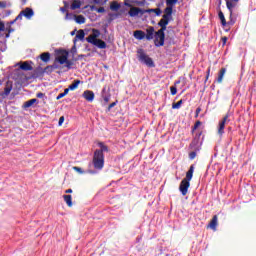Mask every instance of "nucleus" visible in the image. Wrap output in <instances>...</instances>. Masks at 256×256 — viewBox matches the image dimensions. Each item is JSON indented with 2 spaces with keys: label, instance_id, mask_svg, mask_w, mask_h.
Here are the masks:
<instances>
[{
  "label": "nucleus",
  "instance_id": "1",
  "mask_svg": "<svg viewBox=\"0 0 256 256\" xmlns=\"http://www.w3.org/2000/svg\"><path fill=\"white\" fill-rule=\"evenodd\" d=\"M193 173H195V165H191L186 173V177L180 182L179 191L183 197L189 193V187H191V179H193Z\"/></svg>",
  "mask_w": 256,
  "mask_h": 256
},
{
  "label": "nucleus",
  "instance_id": "2",
  "mask_svg": "<svg viewBox=\"0 0 256 256\" xmlns=\"http://www.w3.org/2000/svg\"><path fill=\"white\" fill-rule=\"evenodd\" d=\"M101 31L98 29H92V34H90L87 38L86 41L87 43H91V45H94L95 47H98V49H107V43L101 39H97L100 37Z\"/></svg>",
  "mask_w": 256,
  "mask_h": 256
},
{
  "label": "nucleus",
  "instance_id": "3",
  "mask_svg": "<svg viewBox=\"0 0 256 256\" xmlns=\"http://www.w3.org/2000/svg\"><path fill=\"white\" fill-rule=\"evenodd\" d=\"M94 169L101 171L105 167V155L101 151H95L92 159Z\"/></svg>",
  "mask_w": 256,
  "mask_h": 256
},
{
  "label": "nucleus",
  "instance_id": "4",
  "mask_svg": "<svg viewBox=\"0 0 256 256\" xmlns=\"http://www.w3.org/2000/svg\"><path fill=\"white\" fill-rule=\"evenodd\" d=\"M137 57L138 61H140V63H144V65H146L147 67H155V62H153V59L149 57V55H147L145 53V50H143L142 48L137 50Z\"/></svg>",
  "mask_w": 256,
  "mask_h": 256
},
{
  "label": "nucleus",
  "instance_id": "5",
  "mask_svg": "<svg viewBox=\"0 0 256 256\" xmlns=\"http://www.w3.org/2000/svg\"><path fill=\"white\" fill-rule=\"evenodd\" d=\"M155 47H163L165 45V30H158L154 34Z\"/></svg>",
  "mask_w": 256,
  "mask_h": 256
},
{
  "label": "nucleus",
  "instance_id": "6",
  "mask_svg": "<svg viewBox=\"0 0 256 256\" xmlns=\"http://www.w3.org/2000/svg\"><path fill=\"white\" fill-rule=\"evenodd\" d=\"M229 123V114H226L218 124V135L222 137L225 133V125Z\"/></svg>",
  "mask_w": 256,
  "mask_h": 256
},
{
  "label": "nucleus",
  "instance_id": "7",
  "mask_svg": "<svg viewBox=\"0 0 256 256\" xmlns=\"http://www.w3.org/2000/svg\"><path fill=\"white\" fill-rule=\"evenodd\" d=\"M146 10L139 7H131L128 11L130 17H137V15H145Z\"/></svg>",
  "mask_w": 256,
  "mask_h": 256
},
{
  "label": "nucleus",
  "instance_id": "8",
  "mask_svg": "<svg viewBox=\"0 0 256 256\" xmlns=\"http://www.w3.org/2000/svg\"><path fill=\"white\" fill-rule=\"evenodd\" d=\"M154 37H155V28L153 26H149L146 29L145 39H147V41H151L154 39Z\"/></svg>",
  "mask_w": 256,
  "mask_h": 256
},
{
  "label": "nucleus",
  "instance_id": "9",
  "mask_svg": "<svg viewBox=\"0 0 256 256\" xmlns=\"http://www.w3.org/2000/svg\"><path fill=\"white\" fill-rule=\"evenodd\" d=\"M21 13L28 20L33 18L35 15V11H33L32 8L29 7H26L24 10L21 11Z\"/></svg>",
  "mask_w": 256,
  "mask_h": 256
},
{
  "label": "nucleus",
  "instance_id": "10",
  "mask_svg": "<svg viewBox=\"0 0 256 256\" xmlns=\"http://www.w3.org/2000/svg\"><path fill=\"white\" fill-rule=\"evenodd\" d=\"M239 2H233V0H226V7L229 10L230 18L233 17V9L237 7Z\"/></svg>",
  "mask_w": 256,
  "mask_h": 256
},
{
  "label": "nucleus",
  "instance_id": "11",
  "mask_svg": "<svg viewBox=\"0 0 256 256\" xmlns=\"http://www.w3.org/2000/svg\"><path fill=\"white\" fill-rule=\"evenodd\" d=\"M33 62L32 61H25L20 63V69L22 71H33Z\"/></svg>",
  "mask_w": 256,
  "mask_h": 256
},
{
  "label": "nucleus",
  "instance_id": "12",
  "mask_svg": "<svg viewBox=\"0 0 256 256\" xmlns=\"http://www.w3.org/2000/svg\"><path fill=\"white\" fill-rule=\"evenodd\" d=\"M164 19H168L170 21H173V8L167 6L164 9V15L162 16Z\"/></svg>",
  "mask_w": 256,
  "mask_h": 256
},
{
  "label": "nucleus",
  "instance_id": "13",
  "mask_svg": "<svg viewBox=\"0 0 256 256\" xmlns=\"http://www.w3.org/2000/svg\"><path fill=\"white\" fill-rule=\"evenodd\" d=\"M37 73H40V75H43V73H47V75H51V73H53V66L48 65L46 66L44 69L41 67H38L36 69Z\"/></svg>",
  "mask_w": 256,
  "mask_h": 256
},
{
  "label": "nucleus",
  "instance_id": "14",
  "mask_svg": "<svg viewBox=\"0 0 256 256\" xmlns=\"http://www.w3.org/2000/svg\"><path fill=\"white\" fill-rule=\"evenodd\" d=\"M171 20L167 18H163L158 22V27H160V31H167V26Z\"/></svg>",
  "mask_w": 256,
  "mask_h": 256
},
{
  "label": "nucleus",
  "instance_id": "15",
  "mask_svg": "<svg viewBox=\"0 0 256 256\" xmlns=\"http://www.w3.org/2000/svg\"><path fill=\"white\" fill-rule=\"evenodd\" d=\"M83 97H84V99H86V101L91 103L95 99V93H93V91H91V90H86L83 93Z\"/></svg>",
  "mask_w": 256,
  "mask_h": 256
},
{
  "label": "nucleus",
  "instance_id": "16",
  "mask_svg": "<svg viewBox=\"0 0 256 256\" xmlns=\"http://www.w3.org/2000/svg\"><path fill=\"white\" fill-rule=\"evenodd\" d=\"M218 219L217 215H214L208 224V228L212 229V231H217Z\"/></svg>",
  "mask_w": 256,
  "mask_h": 256
},
{
  "label": "nucleus",
  "instance_id": "17",
  "mask_svg": "<svg viewBox=\"0 0 256 256\" xmlns=\"http://www.w3.org/2000/svg\"><path fill=\"white\" fill-rule=\"evenodd\" d=\"M69 59V52L65 51L64 54L58 56L56 61L60 63V65H65V62Z\"/></svg>",
  "mask_w": 256,
  "mask_h": 256
},
{
  "label": "nucleus",
  "instance_id": "18",
  "mask_svg": "<svg viewBox=\"0 0 256 256\" xmlns=\"http://www.w3.org/2000/svg\"><path fill=\"white\" fill-rule=\"evenodd\" d=\"M38 58L41 59V61H43V63H49V61H51V53L44 52V53L40 54L38 56Z\"/></svg>",
  "mask_w": 256,
  "mask_h": 256
},
{
  "label": "nucleus",
  "instance_id": "19",
  "mask_svg": "<svg viewBox=\"0 0 256 256\" xmlns=\"http://www.w3.org/2000/svg\"><path fill=\"white\" fill-rule=\"evenodd\" d=\"M85 39V31L84 30H82V29H80L78 32H77V34H76V36H75V38H74V43H76V42H78V41H83Z\"/></svg>",
  "mask_w": 256,
  "mask_h": 256
},
{
  "label": "nucleus",
  "instance_id": "20",
  "mask_svg": "<svg viewBox=\"0 0 256 256\" xmlns=\"http://www.w3.org/2000/svg\"><path fill=\"white\" fill-rule=\"evenodd\" d=\"M82 2L81 0H72V4L70 6V9L72 11H75L76 9H81Z\"/></svg>",
  "mask_w": 256,
  "mask_h": 256
},
{
  "label": "nucleus",
  "instance_id": "21",
  "mask_svg": "<svg viewBox=\"0 0 256 256\" xmlns=\"http://www.w3.org/2000/svg\"><path fill=\"white\" fill-rule=\"evenodd\" d=\"M134 37L138 39V41H143V39H145V33L142 30H136L134 31Z\"/></svg>",
  "mask_w": 256,
  "mask_h": 256
},
{
  "label": "nucleus",
  "instance_id": "22",
  "mask_svg": "<svg viewBox=\"0 0 256 256\" xmlns=\"http://www.w3.org/2000/svg\"><path fill=\"white\" fill-rule=\"evenodd\" d=\"M13 91V83L7 82L6 86L4 88V95L5 97H8V95Z\"/></svg>",
  "mask_w": 256,
  "mask_h": 256
},
{
  "label": "nucleus",
  "instance_id": "23",
  "mask_svg": "<svg viewBox=\"0 0 256 256\" xmlns=\"http://www.w3.org/2000/svg\"><path fill=\"white\" fill-rule=\"evenodd\" d=\"M227 73V68H221L218 74L217 83H223V77Z\"/></svg>",
  "mask_w": 256,
  "mask_h": 256
},
{
  "label": "nucleus",
  "instance_id": "24",
  "mask_svg": "<svg viewBox=\"0 0 256 256\" xmlns=\"http://www.w3.org/2000/svg\"><path fill=\"white\" fill-rule=\"evenodd\" d=\"M63 199L68 207H73V197L71 195H64Z\"/></svg>",
  "mask_w": 256,
  "mask_h": 256
},
{
  "label": "nucleus",
  "instance_id": "25",
  "mask_svg": "<svg viewBox=\"0 0 256 256\" xmlns=\"http://www.w3.org/2000/svg\"><path fill=\"white\" fill-rule=\"evenodd\" d=\"M100 149H97L95 151H100L101 153H109V147L105 145L103 142L98 143Z\"/></svg>",
  "mask_w": 256,
  "mask_h": 256
},
{
  "label": "nucleus",
  "instance_id": "26",
  "mask_svg": "<svg viewBox=\"0 0 256 256\" xmlns=\"http://www.w3.org/2000/svg\"><path fill=\"white\" fill-rule=\"evenodd\" d=\"M199 151H201V147L193 148V151L189 153V159L193 161V159L197 157V153H199Z\"/></svg>",
  "mask_w": 256,
  "mask_h": 256
},
{
  "label": "nucleus",
  "instance_id": "27",
  "mask_svg": "<svg viewBox=\"0 0 256 256\" xmlns=\"http://www.w3.org/2000/svg\"><path fill=\"white\" fill-rule=\"evenodd\" d=\"M218 17L221 21L222 27H226L227 26V20L225 19V14H223V11H221V10L219 11Z\"/></svg>",
  "mask_w": 256,
  "mask_h": 256
},
{
  "label": "nucleus",
  "instance_id": "28",
  "mask_svg": "<svg viewBox=\"0 0 256 256\" xmlns=\"http://www.w3.org/2000/svg\"><path fill=\"white\" fill-rule=\"evenodd\" d=\"M75 22L78 23V25H83L85 24V16L83 15H76L75 18H74Z\"/></svg>",
  "mask_w": 256,
  "mask_h": 256
},
{
  "label": "nucleus",
  "instance_id": "29",
  "mask_svg": "<svg viewBox=\"0 0 256 256\" xmlns=\"http://www.w3.org/2000/svg\"><path fill=\"white\" fill-rule=\"evenodd\" d=\"M121 9V4H119L117 1H113L110 4V10L111 11H118Z\"/></svg>",
  "mask_w": 256,
  "mask_h": 256
},
{
  "label": "nucleus",
  "instance_id": "30",
  "mask_svg": "<svg viewBox=\"0 0 256 256\" xmlns=\"http://www.w3.org/2000/svg\"><path fill=\"white\" fill-rule=\"evenodd\" d=\"M146 13H155V15L157 17L161 16V13H163V11H161V8H151V9H147Z\"/></svg>",
  "mask_w": 256,
  "mask_h": 256
},
{
  "label": "nucleus",
  "instance_id": "31",
  "mask_svg": "<svg viewBox=\"0 0 256 256\" xmlns=\"http://www.w3.org/2000/svg\"><path fill=\"white\" fill-rule=\"evenodd\" d=\"M80 84L81 80H74V82L68 86V89L70 91H75V89H77V87H79Z\"/></svg>",
  "mask_w": 256,
  "mask_h": 256
},
{
  "label": "nucleus",
  "instance_id": "32",
  "mask_svg": "<svg viewBox=\"0 0 256 256\" xmlns=\"http://www.w3.org/2000/svg\"><path fill=\"white\" fill-rule=\"evenodd\" d=\"M34 103H37V99L36 98H33V99H30V100L26 101L24 103L25 109H27L29 107H32Z\"/></svg>",
  "mask_w": 256,
  "mask_h": 256
},
{
  "label": "nucleus",
  "instance_id": "33",
  "mask_svg": "<svg viewBox=\"0 0 256 256\" xmlns=\"http://www.w3.org/2000/svg\"><path fill=\"white\" fill-rule=\"evenodd\" d=\"M199 139L193 138L192 142L190 143V149H195L196 147H201L199 146Z\"/></svg>",
  "mask_w": 256,
  "mask_h": 256
},
{
  "label": "nucleus",
  "instance_id": "34",
  "mask_svg": "<svg viewBox=\"0 0 256 256\" xmlns=\"http://www.w3.org/2000/svg\"><path fill=\"white\" fill-rule=\"evenodd\" d=\"M108 16H109V21H115V19H119L121 14H119V13H109Z\"/></svg>",
  "mask_w": 256,
  "mask_h": 256
},
{
  "label": "nucleus",
  "instance_id": "35",
  "mask_svg": "<svg viewBox=\"0 0 256 256\" xmlns=\"http://www.w3.org/2000/svg\"><path fill=\"white\" fill-rule=\"evenodd\" d=\"M177 3H179V0H166L167 7L173 8Z\"/></svg>",
  "mask_w": 256,
  "mask_h": 256
},
{
  "label": "nucleus",
  "instance_id": "36",
  "mask_svg": "<svg viewBox=\"0 0 256 256\" xmlns=\"http://www.w3.org/2000/svg\"><path fill=\"white\" fill-rule=\"evenodd\" d=\"M201 121H196L195 122V124H194V126L192 127V131H191V133H192V135H193V133H195V131H197V129H199V127H201Z\"/></svg>",
  "mask_w": 256,
  "mask_h": 256
},
{
  "label": "nucleus",
  "instance_id": "37",
  "mask_svg": "<svg viewBox=\"0 0 256 256\" xmlns=\"http://www.w3.org/2000/svg\"><path fill=\"white\" fill-rule=\"evenodd\" d=\"M75 16L76 15L73 13L66 12L65 19H66V21H73V19H75Z\"/></svg>",
  "mask_w": 256,
  "mask_h": 256
},
{
  "label": "nucleus",
  "instance_id": "38",
  "mask_svg": "<svg viewBox=\"0 0 256 256\" xmlns=\"http://www.w3.org/2000/svg\"><path fill=\"white\" fill-rule=\"evenodd\" d=\"M181 105H183V100H180L176 103L172 104V109H181Z\"/></svg>",
  "mask_w": 256,
  "mask_h": 256
},
{
  "label": "nucleus",
  "instance_id": "39",
  "mask_svg": "<svg viewBox=\"0 0 256 256\" xmlns=\"http://www.w3.org/2000/svg\"><path fill=\"white\" fill-rule=\"evenodd\" d=\"M108 0H94V3H96V5H105V3H107Z\"/></svg>",
  "mask_w": 256,
  "mask_h": 256
},
{
  "label": "nucleus",
  "instance_id": "40",
  "mask_svg": "<svg viewBox=\"0 0 256 256\" xmlns=\"http://www.w3.org/2000/svg\"><path fill=\"white\" fill-rule=\"evenodd\" d=\"M66 67L67 69H71V67H73V62L70 61L69 59L65 61Z\"/></svg>",
  "mask_w": 256,
  "mask_h": 256
},
{
  "label": "nucleus",
  "instance_id": "41",
  "mask_svg": "<svg viewBox=\"0 0 256 256\" xmlns=\"http://www.w3.org/2000/svg\"><path fill=\"white\" fill-rule=\"evenodd\" d=\"M171 95H177V88L175 86L170 87Z\"/></svg>",
  "mask_w": 256,
  "mask_h": 256
},
{
  "label": "nucleus",
  "instance_id": "42",
  "mask_svg": "<svg viewBox=\"0 0 256 256\" xmlns=\"http://www.w3.org/2000/svg\"><path fill=\"white\" fill-rule=\"evenodd\" d=\"M73 170L76 171L77 173L83 174V169H81V167L74 166Z\"/></svg>",
  "mask_w": 256,
  "mask_h": 256
},
{
  "label": "nucleus",
  "instance_id": "43",
  "mask_svg": "<svg viewBox=\"0 0 256 256\" xmlns=\"http://www.w3.org/2000/svg\"><path fill=\"white\" fill-rule=\"evenodd\" d=\"M64 122H65V116H61V117L59 118V121H58L59 127H61V125H63Z\"/></svg>",
  "mask_w": 256,
  "mask_h": 256
},
{
  "label": "nucleus",
  "instance_id": "44",
  "mask_svg": "<svg viewBox=\"0 0 256 256\" xmlns=\"http://www.w3.org/2000/svg\"><path fill=\"white\" fill-rule=\"evenodd\" d=\"M95 11H96L97 13H105V7L96 8Z\"/></svg>",
  "mask_w": 256,
  "mask_h": 256
},
{
  "label": "nucleus",
  "instance_id": "45",
  "mask_svg": "<svg viewBox=\"0 0 256 256\" xmlns=\"http://www.w3.org/2000/svg\"><path fill=\"white\" fill-rule=\"evenodd\" d=\"M36 97H37L38 99H43V98L45 97V93H43V92H38V93L36 94Z\"/></svg>",
  "mask_w": 256,
  "mask_h": 256
},
{
  "label": "nucleus",
  "instance_id": "46",
  "mask_svg": "<svg viewBox=\"0 0 256 256\" xmlns=\"http://www.w3.org/2000/svg\"><path fill=\"white\" fill-rule=\"evenodd\" d=\"M115 105H117V102H112L111 104H109L107 111H111V109H113V107H115Z\"/></svg>",
  "mask_w": 256,
  "mask_h": 256
},
{
  "label": "nucleus",
  "instance_id": "47",
  "mask_svg": "<svg viewBox=\"0 0 256 256\" xmlns=\"http://www.w3.org/2000/svg\"><path fill=\"white\" fill-rule=\"evenodd\" d=\"M23 17H24L23 12H20L15 19H16V21H21L23 19Z\"/></svg>",
  "mask_w": 256,
  "mask_h": 256
},
{
  "label": "nucleus",
  "instance_id": "48",
  "mask_svg": "<svg viewBox=\"0 0 256 256\" xmlns=\"http://www.w3.org/2000/svg\"><path fill=\"white\" fill-rule=\"evenodd\" d=\"M201 135H203V131H200V132L196 133L194 139L200 140L201 139Z\"/></svg>",
  "mask_w": 256,
  "mask_h": 256
},
{
  "label": "nucleus",
  "instance_id": "49",
  "mask_svg": "<svg viewBox=\"0 0 256 256\" xmlns=\"http://www.w3.org/2000/svg\"><path fill=\"white\" fill-rule=\"evenodd\" d=\"M7 7V2L0 1V9H5Z\"/></svg>",
  "mask_w": 256,
  "mask_h": 256
},
{
  "label": "nucleus",
  "instance_id": "50",
  "mask_svg": "<svg viewBox=\"0 0 256 256\" xmlns=\"http://www.w3.org/2000/svg\"><path fill=\"white\" fill-rule=\"evenodd\" d=\"M199 113H201V107H198L196 109V112H195V119H197V117H199Z\"/></svg>",
  "mask_w": 256,
  "mask_h": 256
},
{
  "label": "nucleus",
  "instance_id": "51",
  "mask_svg": "<svg viewBox=\"0 0 256 256\" xmlns=\"http://www.w3.org/2000/svg\"><path fill=\"white\" fill-rule=\"evenodd\" d=\"M0 31H5V23L3 21H0Z\"/></svg>",
  "mask_w": 256,
  "mask_h": 256
},
{
  "label": "nucleus",
  "instance_id": "52",
  "mask_svg": "<svg viewBox=\"0 0 256 256\" xmlns=\"http://www.w3.org/2000/svg\"><path fill=\"white\" fill-rule=\"evenodd\" d=\"M66 95L62 92V93H60L57 97H56V99H57V101H59V99H63V97H65Z\"/></svg>",
  "mask_w": 256,
  "mask_h": 256
},
{
  "label": "nucleus",
  "instance_id": "53",
  "mask_svg": "<svg viewBox=\"0 0 256 256\" xmlns=\"http://www.w3.org/2000/svg\"><path fill=\"white\" fill-rule=\"evenodd\" d=\"M211 74V67L207 69V74H206V81L209 79V75Z\"/></svg>",
  "mask_w": 256,
  "mask_h": 256
},
{
  "label": "nucleus",
  "instance_id": "54",
  "mask_svg": "<svg viewBox=\"0 0 256 256\" xmlns=\"http://www.w3.org/2000/svg\"><path fill=\"white\" fill-rule=\"evenodd\" d=\"M222 45H227V37H222Z\"/></svg>",
  "mask_w": 256,
  "mask_h": 256
},
{
  "label": "nucleus",
  "instance_id": "55",
  "mask_svg": "<svg viewBox=\"0 0 256 256\" xmlns=\"http://www.w3.org/2000/svg\"><path fill=\"white\" fill-rule=\"evenodd\" d=\"M63 3H64V8L65 9H69V2L63 1Z\"/></svg>",
  "mask_w": 256,
  "mask_h": 256
},
{
  "label": "nucleus",
  "instance_id": "56",
  "mask_svg": "<svg viewBox=\"0 0 256 256\" xmlns=\"http://www.w3.org/2000/svg\"><path fill=\"white\" fill-rule=\"evenodd\" d=\"M60 11H61L62 13H67V8L61 7V8H60Z\"/></svg>",
  "mask_w": 256,
  "mask_h": 256
},
{
  "label": "nucleus",
  "instance_id": "57",
  "mask_svg": "<svg viewBox=\"0 0 256 256\" xmlns=\"http://www.w3.org/2000/svg\"><path fill=\"white\" fill-rule=\"evenodd\" d=\"M69 91H71V90H70L69 88H66V89H64V92H63V93H64L65 95H68Z\"/></svg>",
  "mask_w": 256,
  "mask_h": 256
},
{
  "label": "nucleus",
  "instance_id": "58",
  "mask_svg": "<svg viewBox=\"0 0 256 256\" xmlns=\"http://www.w3.org/2000/svg\"><path fill=\"white\" fill-rule=\"evenodd\" d=\"M65 193L66 194L73 193V189H67V190H65Z\"/></svg>",
  "mask_w": 256,
  "mask_h": 256
},
{
  "label": "nucleus",
  "instance_id": "59",
  "mask_svg": "<svg viewBox=\"0 0 256 256\" xmlns=\"http://www.w3.org/2000/svg\"><path fill=\"white\" fill-rule=\"evenodd\" d=\"M51 67H53V70L55 71V69H59V66H57L56 64L50 65Z\"/></svg>",
  "mask_w": 256,
  "mask_h": 256
},
{
  "label": "nucleus",
  "instance_id": "60",
  "mask_svg": "<svg viewBox=\"0 0 256 256\" xmlns=\"http://www.w3.org/2000/svg\"><path fill=\"white\" fill-rule=\"evenodd\" d=\"M15 23H17V20H16V19L12 20V21L10 22V25H15Z\"/></svg>",
  "mask_w": 256,
  "mask_h": 256
},
{
  "label": "nucleus",
  "instance_id": "61",
  "mask_svg": "<svg viewBox=\"0 0 256 256\" xmlns=\"http://www.w3.org/2000/svg\"><path fill=\"white\" fill-rule=\"evenodd\" d=\"M104 101H105V103H109V97H104Z\"/></svg>",
  "mask_w": 256,
  "mask_h": 256
},
{
  "label": "nucleus",
  "instance_id": "62",
  "mask_svg": "<svg viewBox=\"0 0 256 256\" xmlns=\"http://www.w3.org/2000/svg\"><path fill=\"white\" fill-rule=\"evenodd\" d=\"M13 28H11V27H9V29H8V33H13Z\"/></svg>",
  "mask_w": 256,
  "mask_h": 256
},
{
  "label": "nucleus",
  "instance_id": "63",
  "mask_svg": "<svg viewBox=\"0 0 256 256\" xmlns=\"http://www.w3.org/2000/svg\"><path fill=\"white\" fill-rule=\"evenodd\" d=\"M10 35H11V33L8 32V33L5 35L6 39H9Z\"/></svg>",
  "mask_w": 256,
  "mask_h": 256
},
{
  "label": "nucleus",
  "instance_id": "64",
  "mask_svg": "<svg viewBox=\"0 0 256 256\" xmlns=\"http://www.w3.org/2000/svg\"><path fill=\"white\" fill-rule=\"evenodd\" d=\"M83 57H85L84 55H79V59H81V58H83Z\"/></svg>",
  "mask_w": 256,
  "mask_h": 256
}]
</instances>
